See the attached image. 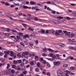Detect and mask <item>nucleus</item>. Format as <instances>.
<instances>
[{"mask_svg": "<svg viewBox=\"0 0 76 76\" xmlns=\"http://www.w3.org/2000/svg\"><path fill=\"white\" fill-rule=\"evenodd\" d=\"M31 9H32V10H35V7H32V8Z\"/></svg>", "mask_w": 76, "mask_h": 76, "instance_id": "4d7b16f0", "label": "nucleus"}, {"mask_svg": "<svg viewBox=\"0 0 76 76\" xmlns=\"http://www.w3.org/2000/svg\"><path fill=\"white\" fill-rule=\"evenodd\" d=\"M52 13L53 14H56V12L55 11H53L52 12Z\"/></svg>", "mask_w": 76, "mask_h": 76, "instance_id": "3c124183", "label": "nucleus"}, {"mask_svg": "<svg viewBox=\"0 0 76 76\" xmlns=\"http://www.w3.org/2000/svg\"><path fill=\"white\" fill-rule=\"evenodd\" d=\"M17 56L18 57H21L20 56H21V55L20 54V53H18V54H17Z\"/></svg>", "mask_w": 76, "mask_h": 76, "instance_id": "8fccbe9b", "label": "nucleus"}, {"mask_svg": "<svg viewBox=\"0 0 76 76\" xmlns=\"http://www.w3.org/2000/svg\"><path fill=\"white\" fill-rule=\"evenodd\" d=\"M28 30L31 31H34V29L31 27H29L28 28Z\"/></svg>", "mask_w": 76, "mask_h": 76, "instance_id": "a211bd4d", "label": "nucleus"}, {"mask_svg": "<svg viewBox=\"0 0 76 76\" xmlns=\"http://www.w3.org/2000/svg\"><path fill=\"white\" fill-rule=\"evenodd\" d=\"M34 64V63L33 62H32V61L31 62L30 65H31V66H33Z\"/></svg>", "mask_w": 76, "mask_h": 76, "instance_id": "f704fd0d", "label": "nucleus"}, {"mask_svg": "<svg viewBox=\"0 0 76 76\" xmlns=\"http://www.w3.org/2000/svg\"><path fill=\"white\" fill-rule=\"evenodd\" d=\"M69 75H75V73H73V72H70V73H69Z\"/></svg>", "mask_w": 76, "mask_h": 76, "instance_id": "58836bf2", "label": "nucleus"}, {"mask_svg": "<svg viewBox=\"0 0 76 76\" xmlns=\"http://www.w3.org/2000/svg\"><path fill=\"white\" fill-rule=\"evenodd\" d=\"M20 44L21 45H22V46H23V47H24L25 46V45L23 44V42H20Z\"/></svg>", "mask_w": 76, "mask_h": 76, "instance_id": "2f4dec72", "label": "nucleus"}, {"mask_svg": "<svg viewBox=\"0 0 76 76\" xmlns=\"http://www.w3.org/2000/svg\"><path fill=\"white\" fill-rule=\"evenodd\" d=\"M47 10H50V11H51V10H52L51 9H50V8L49 7H47Z\"/></svg>", "mask_w": 76, "mask_h": 76, "instance_id": "4c0bfd02", "label": "nucleus"}, {"mask_svg": "<svg viewBox=\"0 0 76 76\" xmlns=\"http://www.w3.org/2000/svg\"><path fill=\"white\" fill-rule=\"evenodd\" d=\"M48 50H49V51H51V52H52V53H53V52L54 51L53 50H52V49L50 48H48Z\"/></svg>", "mask_w": 76, "mask_h": 76, "instance_id": "393cba45", "label": "nucleus"}, {"mask_svg": "<svg viewBox=\"0 0 76 76\" xmlns=\"http://www.w3.org/2000/svg\"><path fill=\"white\" fill-rule=\"evenodd\" d=\"M47 65L48 67H50V65L49 64H47Z\"/></svg>", "mask_w": 76, "mask_h": 76, "instance_id": "69168bd1", "label": "nucleus"}, {"mask_svg": "<svg viewBox=\"0 0 76 76\" xmlns=\"http://www.w3.org/2000/svg\"><path fill=\"white\" fill-rule=\"evenodd\" d=\"M58 32L59 33H61L62 32V30H59L58 31Z\"/></svg>", "mask_w": 76, "mask_h": 76, "instance_id": "052dcab7", "label": "nucleus"}, {"mask_svg": "<svg viewBox=\"0 0 76 76\" xmlns=\"http://www.w3.org/2000/svg\"><path fill=\"white\" fill-rule=\"evenodd\" d=\"M22 69H23V70H25V66H22Z\"/></svg>", "mask_w": 76, "mask_h": 76, "instance_id": "79ce46f5", "label": "nucleus"}, {"mask_svg": "<svg viewBox=\"0 0 76 76\" xmlns=\"http://www.w3.org/2000/svg\"><path fill=\"white\" fill-rule=\"evenodd\" d=\"M75 36H76V35H75V34H71V35H69V37H75Z\"/></svg>", "mask_w": 76, "mask_h": 76, "instance_id": "4468645a", "label": "nucleus"}, {"mask_svg": "<svg viewBox=\"0 0 76 76\" xmlns=\"http://www.w3.org/2000/svg\"><path fill=\"white\" fill-rule=\"evenodd\" d=\"M12 31L13 32H15V33H17V31L14 29L12 30Z\"/></svg>", "mask_w": 76, "mask_h": 76, "instance_id": "e433bc0d", "label": "nucleus"}, {"mask_svg": "<svg viewBox=\"0 0 76 76\" xmlns=\"http://www.w3.org/2000/svg\"><path fill=\"white\" fill-rule=\"evenodd\" d=\"M23 73H24V74H25V75H26V74L27 73V72H26V71L23 72Z\"/></svg>", "mask_w": 76, "mask_h": 76, "instance_id": "338daca9", "label": "nucleus"}, {"mask_svg": "<svg viewBox=\"0 0 76 76\" xmlns=\"http://www.w3.org/2000/svg\"><path fill=\"white\" fill-rule=\"evenodd\" d=\"M23 37L24 39H26V38H29V36L28 34H26V35H23Z\"/></svg>", "mask_w": 76, "mask_h": 76, "instance_id": "9d476101", "label": "nucleus"}, {"mask_svg": "<svg viewBox=\"0 0 76 76\" xmlns=\"http://www.w3.org/2000/svg\"><path fill=\"white\" fill-rule=\"evenodd\" d=\"M15 65H12V68H13V69H15Z\"/></svg>", "mask_w": 76, "mask_h": 76, "instance_id": "09e8293b", "label": "nucleus"}, {"mask_svg": "<svg viewBox=\"0 0 76 76\" xmlns=\"http://www.w3.org/2000/svg\"><path fill=\"white\" fill-rule=\"evenodd\" d=\"M57 74L58 76H62L61 72L60 70H58L57 71Z\"/></svg>", "mask_w": 76, "mask_h": 76, "instance_id": "f257e3e1", "label": "nucleus"}, {"mask_svg": "<svg viewBox=\"0 0 76 76\" xmlns=\"http://www.w3.org/2000/svg\"><path fill=\"white\" fill-rule=\"evenodd\" d=\"M1 75H6V73H5V71L2 72Z\"/></svg>", "mask_w": 76, "mask_h": 76, "instance_id": "ea45409f", "label": "nucleus"}, {"mask_svg": "<svg viewBox=\"0 0 76 76\" xmlns=\"http://www.w3.org/2000/svg\"><path fill=\"white\" fill-rule=\"evenodd\" d=\"M18 60L15 61V60H14L13 61V63L14 64H18Z\"/></svg>", "mask_w": 76, "mask_h": 76, "instance_id": "ddd939ff", "label": "nucleus"}, {"mask_svg": "<svg viewBox=\"0 0 76 76\" xmlns=\"http://www.w3.org/2000/svg\"><path fill=\"white\" fill-rule=\"evenodd\" d=\"M4 4L5 6H9L10 5L7 2L5 3H4Z\"/></svg>", "mask_w": 76, "mask_h": 76, "instance_id": "7c9ffc66", "label": "nucleus"}, {"mask_svg": "<svg viewBox=\"0 0 76 76\" xmlns=\"http://www.w3.org/2000/svg\"><path fill=\"white\" fill-rule=\"evenodd\" d=\"M66 73L65 74V76H69V73H70V71H69L67 70L66 71Z\"/></svg>", "mask_w": 76, "mask_h": 76, "instance_id": "423d86ee", "label": "nucleus"}, {"mask_svg": "<svg viewBox=\"0 0 76 76\" xmlns=\"http://www.w3.org/2000/svg\"><path fill=\"white\" fill-rule=\"evenodd\" d=\"M37 65L38 67H39V66H40V64H39V63H38L37 64Z\"/></svg>", "mask_w": 76, "mask_h": 76, "instance_id": "680f3d73", "label": "nucleus"}, {"mask_svg": "<svg viewBox=\"0 0 76 76\" xmlns=\"http://www.w3.org/2000/svg\"><path fill=\"white\" fill-rule=\"evenodd\" d=\"M31 14H28L27 15V17L28 18H29L30 19H33V18L32 17V16H31Z\"/></svg>", "mask_w": 76, "mask_h": 76, "instance_id": "9b49d317", "label": "nucleus"}, {"mask_svg": "<svg viewBox=\"0 0 76 76\" xmlns=\"http://www.w3.org/2000/svg\"><path fill=\"white\" fill-rule=\"evenodd\" d=\"M19 35H20V36H22H22H23V34L22 33H21V32L19 33Z\"/></svg>", "mask_w": 76, "mask_h": 76, "instance_id": "37998d69", "label": "nucleus"}, {"mask_svg": "<svg viewBox=\"0 0 76 76\" xmlns=\"http://www.w3.org/2000/svg\"><path fill=\"white\" fill-rule=\"evenodd\" d=\"M37 6H40L41 7H42V5L40 4L39 3H37Z\"/></svg>", "mask_w": 76, "mask_h": 76, "instance_id": "bb28decb", "label": "nucleus"}, {"mask_svg": "<svg viewBox=\"0 0 76 76\" xmlns=\"http://www.w3.org/2000/svg\"><path fill=\"white\" fill-rule=\"evenodd\" d=\"M46 58V59H47V60H49L50 61H53V60H54V59H53L52 58Z\"/></svg>", "mask_w": 76, "mask_h": 76, "instance_id": "dca6fc26", "label": "nucleus"}, {"mask_svg": "<svg viewBox=\"0 0 76 76\" xmlns=\"http://www.w3.org/2000/svg\"><path fill=\"white\" fill-rule=\"evenodd\" d=\"M4 57L5 58H7V55H4Z\"/></svg>", "mask_w": 76, "mask_h": 76, "instance_id": "864d4df0", "label": "nucleus"}, {"mask_svg": "<svg viewBox=\"0 0 76 76\" xmlns=\"http://www.w3.org/2000/svg\"><path fill=\"white\" fill-rule=\"evenodd\" d=\"M55 34L56 36H58L60 35V34L58 32H56L55 33Z\"/></svg>", "mask_w": 76, "mask_h": 76, "instance_id": "b1692460", "label": "nucleus"}, {"mask_svg": "<svg viewBox=\"0 0 76 76\" xmlns=\"http://www.w3.org/2000/svg\"><path fill=\"white\" fill-rule=\"evenodd\" d=\"M47 75L48 76H50V73L49 72H48L47 73Z\"/></svg>", "mask_w": 76, "mask_h": 76, "instance_id": "13d9d810", "label": "nucleus"}, {"mask_svg": "<svg viewBox=\"0 0 76 76\" xmlns=\"http://www.w3.org/2000/svg\"><path fill=\"white\" fill-rule=\"evenodd\" d=\"M0 28L1 29H6V28H4V27H0Z\"/></svg>", "mask_w": 76, "mask_h": 76, "instance_id": "a19ab883", "label": "nucleus"}, {"mask_svg": "<svg viewBox=\"0 0 76 76\" xmlns=\"http://www.w3.org/2000/svg\"><path fill=\"white\" fill-rule=\"evenodd\" d=\"M60 61H54L53 62V64L55 66H59L60 65Z\"/></svg>", "mask_w": 76, "mask_h": 76, "instance_id": "f03ea898", "label": "nucleus"}, {"mask_svg": "<svg viewBox=\"0 0 76 76\" xmlns=\"http://www.w3.org/2000/svg\"><path fill=\"white\" fill-rule=\"evenodd\" d=\"M15 69L18 70H20L21 68H20L19 66H17L15 67Z\"/></svg>", "mask_w": 76, "mask_h": 76, "instance_id": "1a4fd4ad", "label": "nucleus"}, {"mask_svg": "<svg viewBox=\"0 0 76 76\" xmlns=\"http://www.w3.org/2000/svg\"><path fill=\"white\" fill-rule=\"evenodd\" d=\"M53 22H54L55 24H59L60 23V22L59 21H57V20H54Z\"/></svg>", "mask_w": 76, "mask_h": 76, "instance_id": "7ed1b4c3", "label": "nucleus"}, {"mask_svg": "<svg viewBox=\"0 0 76 76\" xmlns=\"http://www.w3.org/2000/svg\"><path fill=\"white\" fill-rule=\"evenodd\" d=\"M35 70L36 72H39L40 71L39 69L38 68H36Z\"/></svg>", "mask_w": 76, "mask_h": 76, "instance_id": "2eb2a0df", "label": "nucleus"}, {"mask_svg": "<svg viewBox=\"0 0 76 76\" xmlns=\"http://www.w3.org/2000/svg\"><path fill=\"white\" fill-rule=\"evenodd\" d=\"M3 54H4V53H3L1 52H0V56H3Z\"/></svg>", "mask_w": 76, "mask_h": 76, "instance_id": "c03bdc74", "label": "nucleus"}, {"mask_svg": "<svg viewBox=\"0 0 76 76\" xmlns=\"http://www.w3.org/2000/svg\"><path fill=\"white\" fill-rule=\"evenodd\" d=\"M22 25H23V26H27V25H26V24H25L24 23H22Z\"/></svg>", "mask_w": 76, "mask_h": 76, "instance_id": "a18cd8bd", "label": "nucleus"}, {"mask_svg": "<svg viewBox=\"0 0 76 76\" xmlns=\"http://www.w3.org/2000/svg\"><path fill=\"white\" fill-rule=\"evenodd\" d=\"M42 56L43 57H45L46 56H47V54H46L45 53H44L42 54Z\"/></svg>", "mask_w": 76, "mask_h": 76, "instance_id": "cd10ccee", "label": "nucleus"}, {"mask_svg": "<svg viewBox=\"0 0 76 76\" xmlns=\"http://www.w3.org/2000/svg\"><path fill=\"white\" fill-rule=\"evenodd\" d=\"M57 19H58V20H60L61 19H63V17L59 16L57 17Z\"/></svg>", "mask_w": 76, "mask_h": 76, "instance_id": "412c9836", "label": "nucleus"}, {"mask_svg": "<svg viewBox=\"0 0 76 76\" xmlns=\"http://www.w3.org/2000/svg\"><path fill=\"white\" fill-rule=\"evenodd\" d=\"M70 35H71V34H70V32H67L66 34H65V35H68V36H70Z\"/></svg>", "mask_w": 76, "mask_h": 76, "instance_id": "f3484780", "label": "nucleus"}, {"mask_svg": "<svg viewBox=\"0 0 76 76\" xmlns=\"http://www.w3.org/2000/svg\"><path fill=\"white\" fill-rule=\"evenodd\" d=\"M10 53V51H9L8 50L7 51V54H9Z\"/></svg>", "mask_w": 76, "mask_h": 76, "instance_id": "de8ad7c7", "label": "nucleus"}, {"mask_svg": "<svg viewBox=\"0 0 76 76\" xmlns=\"http://www.w3.org/2000/svg\"><path fill=\"white\" fill-rule=\"evenodd\" d=\"M11 73H12V74H14V69H12L11 71Z\"/></svg>", "mask_w": 76, "mask_h": 76, "instance_id": "5fc2aeb1", "label": "nucleus"}, {"mask_svg": "<svg viewBox=\"0 0 76 76\" xmlns=\"http://www.w3.org/2000/svg\"><path fill=\"white\" fill-rule=\"evenodd\" d=\"M7 43H8V44H13V42H11L9 41H7Z\"/></svg>", "mask_w": 76, "mask_h": 76, "instance_id": "c9c22d12", "label": "nucleus"}, {"mask_svg": "<svg viewBox=\"0 0 76 76\" xmlns=\"http://www.w3.org/2000/svg\"><path fill=\"white\" fill-rule=\"evenodd\" d=\"M23 8H24V9H29V7L26 6H23Z\"/></svg>", "mask_w": 76, "mask_h": 76, "instance_id": "a878e982", "label": "nucleus"}, {"mask_svg": "<svg viewBox=\"0 0 76 76\" xmlns=\"http://www.w3.org/2000/svg\"><path fill=\"white\" fill-rule=\"evenodd\" d=\"M30 37H35V34L34 33H32L31 34V35H30Z\"/></svg>", "mask_w": 76, "mask_h": 76, "instance_id": "4be33fe9", "label": "nucleus"}, {"mask_svg": "<svg viewBox=\"0 0 76 76\" xmlns=\"http://www.w3.org/2000/svg\"><path fill=\"white\" fill-rule=\"evenodd\" d=\"M7 69H9V67H10V64H7Z\"/></svg>", "mask_w": 76, "mask_h": 76, "instance_id": "72a5a7b5", "label": "nucleus"}, {"mask_svg": "<svg viewBox=\"0 0 76 76\" xmlns=\"http://www.w3.org/2000/svg\"><path fill=\"white\" fill-rule=\"evenodd\" d=\"M24 54H26V55H28V54H29V53L27 52H25Z\"/></svg>", "mask_w": 76, "mask_h": 76, "instance_id": "49530a36", "label": "nucleus"}, {"mask_svg": "<svg viewBox=\"0 0 76 76\" xmlns=\"http://www.w3.org/2000/svg\"><path fill=\"white\" fill-rule=\"evenodd\" d=\"M43 63L44 64H46V63H47V62H46L45 61H43Z\"/></svg>", "mask_w": 76, "mask_h": 76, "instance_id": "603ef678", "label": "nucleus"}, {"mask_svg": "<svg viewBox=\"0 0 76 76\" xmlns=\"http://www.w3.org/2000/svg\"><path fill=\"white\" fill-rule=\"evenodd\" d=\"M73 42V41H69L68 42V44H72V42Z\"/></svg>", "mask_w": 76, "mask_h": 76, "instance_id": "473e14b6", "label": "nucleus"}, {"mask_svg": "<svg viewBox=\"0 0 76 76\" xmlns=\"http://www.w3.org/2000/svg\"><path fill=\"white\" fill-rule=\"evenodd\" d=\"M22 56H23V57H24L25 56V53H22Z\"/></svg>", "mask_w": 76, "mask_h": 76, "instance_id": "bf43d9fd", "label": "nucleus"}, {"mask_svg": "<svg viewBox=\"0 0 76 76\" xmlns=\"http://www.w3.org/2000/svg\"><path fill=\"white\" fill-rule=\"evenodd\" d=\"M63 32H64V34H66L67 33V31H63Z\"/></svg>", "mask_w": 76, "mask_h": 76, "instance_id": "0e129e2a", "label": "nucleus"}, {"mask_svg": "<svg viewBox=\"0 0 76 76\" xmlns=\"http://www.w3.org/2000/svg\"><path fill=\"white\" fill-rule=\"evenodd\" d=\"M4 21H5V22H6V20H5V19H4ZM6 21H7V22H8V23H10V24H13V22H12L9 21H8L7 20H6Z\"/></svg>", "mask_w": 76, "mask_h": 76, "instance_id": "f8f14e48", "label": "nucleus"}, {"mask_svg": "<svg viewBox=\"0 0 76 76\" xmlns=\"http://www.w3.org/2000/svg\"><path fill=\"white\" fill-rule=\"evenodd\" d=\"M26 4H28L29 3V1H27L26 2Z\"/></svg>", "mask_w": 76, "mask_h": 76, "instance_id": "774afa93", "label": "nucleus"}, {"mask_svg": "<svg viewBox=\"0 0 76 76\" xmlns=\"http://www.w3.org/2000/svg\"><path fill=\"white\" fill-rule=\"evenodd\" d=\"M10 53H11V54H10L11 56H13L14 55L13 53V51H11L10 52Z\"/></svg>", "mask_w": 76, "mask_h": 76, "instance_id": "c756f323", "label": "nucleus"}, {"mask_svg": "<svg viewBox=\"0 0 76 76\" xmlns=\"http://www.w3.org/2000/svg\"><path fill=\"white\" fill-rule=\"evenodd\" d=\"M41 4H45V3H47V4H51V1H48V2H44L43 3L40 2Z\"/></svg>", "mask_w": 76, "mask_h": 76, "instance_id": "6e6552de", "label": "nucleus"}, {"mask_svg": "<svg viewBox=\"0 0 76 76\" xmlns=\"http://www.w3.org/2000/svg\"><path fill=\"white\" fill-rule=\"evenodd\" d=\"M18 61L19 63H22V61H21V60H18Z\"/></svg>", "mask_w": 76, "mask_h": 76, "instance_id": "6e6d98bb", "label": "nucleus"}, {"mask_svg": "<svg viewBox=\"0 0 76 76\" xmlns=\"http://www.w3.org/2000/svg\"><path fill=\"white\" fill-rule=\"evenodd\" d=\"M58 45L60 46V47H64V46H65V45L64 44L61 43H59Z\"/></svg>", "mask_w": 76, "mask_h": 76, "instance_id": "39448f33", "label": "nucleus"}, {"mask_svg": "<svg viewBox=\"0 0 76 76\" xmlns=\"http://www.w3.org/2000/svg\"><path fill=\"white\" fill-rule=\"evenodd\" d=\"M6 16H7V17H9V16H11V14L9 13H7L6 14Z\"/></svg>", "mask_w": 76, "mask_h": 76, "instance_id": "5701e85b", "label": "nucleus"}, {"mask_svg": "<svg viewBox=\"0 0 76 76\" xmlns=\"http://www.w3.org/2000/svg\"><path fill=\"white\" fill-rule=\"evenodd\" d=\"M30 66V65H27L26 66V68H28V67H29Z\"/></svg>", "mask_w": 76, "mask_h": 76, "instance_id": "e2e57ef3", "label": "nucleus"}, {"mask_svg": "<svg viewBox=\"0 0 76 76\" xmlns=\"http://www.w3.org/2000/svg\"><path fill=\"white\" fill-rule=\"evenodd\" d=\"M45 32L44 30V29H42L41 30V33H45Z\"/></svg>", "mask_w": 76, "mask_h": 76, "instance_id": "c85d7f7f", "label": "nucleus"}, {"mask_svg": "<svg viewBox=\"0 0 76 76\" xmlns=\"http://www.w3.org/2000/svg\"><path fill=\"white\" fill-rule=\"evenodd\" d=\"M63 66L65 68H66L68 66V64H65Z\"/></svg>", "mask_w": 76, "mask_h": 76, "instance_id": "aec40b11", "label": "nucleus"}, {"mask_svg": "<svg viewBox=\"0 0 76 76\" xmlns=\"http://www.w3.org/2000/svg\"><path fill=\"white\" fill-rule=\"evenodd\" d=\"M30 3L32 5H36L37 4V3L35 2H34L33 1H31L30 2Z\"/></svg>", "mask_w": 76, "mask_h": 76, "instance_id": "0eeeda50", "label": "nucleus"}, {"mask_svg": "<svg viewBox=\"0 0 76 76\" xmlns=\"http://www.w3.org/2000/svg\"><path fill=\"white\" fill-rule=\"evenodd\" d=\"M70 69L72 70H74L75 69V68L74 66H71L70 67Z\"/></svg>", "mask_w": 76, "mask_h": 76, "instance_id": "6ab92c4d", "label": "nucleus"}, {"mask_svg": "<svg viewBox=\"0 0 76 76\" xmlns=\"http://www.w3.org/2000/svg\"><path fill=\"white\" fill-rule=\"evenodd\" d=\"M16 37L17 38H15V39H16V42H18V40L20 39V37L19 36H17Z\"/></svg>", "mask_w": 76, "mask_h": 76, "instance_id": "20e7f679", "label": "nucleus"}]
</instances>
